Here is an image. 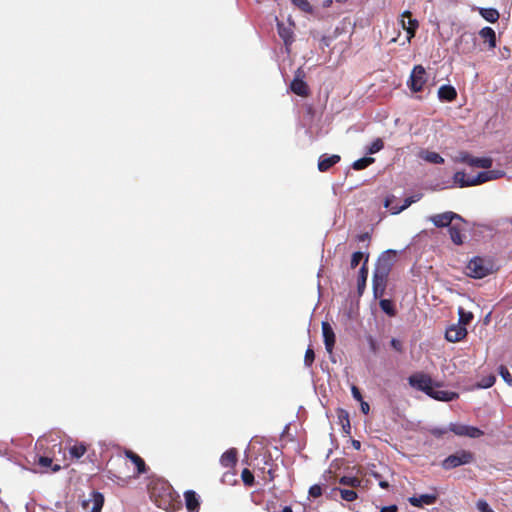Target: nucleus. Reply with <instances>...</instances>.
<instances>
[{"instance_id":"nucleus-36","label":"nucleus","mask_w":512,"mask_h":512,"mask_svg":"<svg viewBox=\"0 0 512 512\" xmlns=\"http://www.w3.org/2000/svg\"><path fill=\"white\" fill-rule=\"evenodd\" d=\"M374 161H375V159L372 158V157H363V158H360V159L356 160L352 164V168L354 170H362V169L367 168L372 163H374Z\"/></svg>"},{"instance_id":"nucleus-24","label":"nucleus","mask_w":512,"mask_h":512,"mask_svg":"<svg viewBox=\"0 0 512 512\" xmlns=\"http://www.w3.org/2000/svg\"><path fill=\"white\" fill-rule=\"evenodd\" d=\"M438 97L442 101L452 102L457 98V91L451 85H442L438 89Z\"/></svg>"},{"instance_id":"nucleus-10","label":"nucleus","mask_w":512,"mask_h":512,"mask_svg":"<svg viewBox=\"0 0 512 512\" xmlns=\"http://www.w3.org/2000/svg\"><path fill=\"white\" fill-rule=\"evenodd\" d=\"M433 493L430 494H422L419 496L409 497V503L417 508H422L424 505H432L435 504L438 500V492L436 488H433Z\"/></svg>"},{"instance_id":"nucleus-4","label":"nucleus","mask_w":512,"mask_h":512,"mask_svg":"<svg viewBox=\"0 0 512 512\" xmlns=\"http://www.w3.org/2000/svg\"><path fill=\"white\" fill-rule=\"evenodd\" d=\"M475 461V454L469 450L460 449L455 453L447 456L441 462V467L446 470H452L457 467L471 464Z\"/></svg>"},{"instance_id":"nucleus-5","label":"nucleus","mask_w":512,"mask_h":512,"mask_svg":"<svg viewBox=\"0 0 512 512\" xmlns=\"http://www.w3.org/2000/svg\"><path fill=\"white\" fill-rule=\"evenodd\" d=\"M493 265L490 261L482 257L476 256L471 259L466 267V273L472 278H483L492 272Z\"/></svg>"},{"instance_id":"nucleus-16","label":"nucleus","mask_w":512,"mask_h":512,"mask_svg":"<svg viewBox=\"0 0 512 512\" xmlns=\"http://www.w3.org/2000/svg\"><path fill=\"white\" fill-rule=\"evenodd\" d=\"M368 255L365 257L364 262L358 272L357 278V292L361 296L366 288V282L368 278Z\"/></svg>"},{"instance_id":"nucleus-15","label":"nucleus","mask_w":512,"mask_h":512,"mask_svg":"<svg viewBox=\"0 0 512 512\" xmlns=\"http://www.w3.org/2000/svg\"><path fill=\"white\" fill-rule=\"evenodd\" d=\"M125 457L129 459L135 465V476L145 474L148 470L145 461L132 450L124 451Z\"/></svg>"},{"instance_id":"nucleus-17","label":"nucleus","mask_w":512,"mask_h":512,"mask_svg":"<svg viewBox=\"0 0 512 512\" xmlns=\"http://www.w3.org/2000/svg\"><path fill=\"white\" fill-rule=\"evenodd\" d=\"M185 505L188 512H199L200 501L199 497L193 490H187L184 493Z\"/></svg>"},{"instance_id":"nucleus-21","label":"nucleus","mask_w":512,"mask_h":512,"mask_svg":"<svg viewBox=\"0 0 512 512\" xmlns=\"http://www.w3.org/2000/svg\"><path fill=\"white\" fill-rule=\"evenodd\" d=\"M277 31L279 37L283 40L286 49L294 42V33L290 27L285 26L283 23H277Z\"/></svg>"},{"instance_id":"nucleus-25","label":"nucleus","mask_w":512,"mask_h":512,"mask_svg":"<svg viewBox=\"0 0 512 512\" xmlns=\"http://www.w3.org/2000/svg\"><path fill=\"white\" fill-rule=\"evenodd\" d=\"M463 226L458 223H453L449 227V235L452 242L456 245H461L464 242Z\"/></svg>"},{"instance_id":"nucleus-2","label":"nucleus","mask_w":512,"mask_h":512,"mask_svg":"<svg viewBox=\"0 0 512 512\" xmlns=\"http://www.w3.org/2000/svg\"><path fill=\"white\" fill-rule=\"evenodd\" d=\"M396 258V251L387 250L378 258L373 273V293L375 298H381L386 290L389 273Z\"/></svg>"},{"instance_id":"nucleus-47","label":"nucleus","mask_w":512,"mask_h":512,"mask_svg":"<svg viewBox=\"0 0 512 512\" xmlns=\"http://www.w3.org/2000/svg\"><path fill=\"white\" fill-rule=\"evenodd\" d=\"M390 344H391L392 348L394 350H396L397 352H402L403 351V345H402V342L400 340L392 338Z\"/></svg>"},{"instance_id":"nucleus-40","label":"nucleus","mask_w":512,"mask_h":512,"mask_svg":"<svg viewBox=\"0 0 512 512\" xmlns=\"http://www.w3.org/2000/svg\"><path fill=\"white\" fill-rule=\"evenodd\" d=\"M315 360V352L313 348L308 347L304 356V365L310 368Z\"/></svg>"},{"instance_id":"nucleus-32","label":"nucleus","mask_w":512,"mask_h":512,"mask_svg":"<svg viewBox=\"0 0 512 512\" xmlns=\"http://www.w3.org/2000/svg\"><path fill=\"white\" fill-rule=\"evenodd\" d=\"M339 484L349 486L351 488H358L362 484V480L355 476H342L339 479Z\"/></svg>"},{"instance_id":"nucleus-27","label":"nucleus","mask_w":512,"mask_h":512,"mask_svg":"<svg viewBox=\"0 0 512 512\" xmlns=\"http://www.w3.org/2000/svg\"><path fill=\"white\" fill-rule=\"evenodd\" d=\"M480 15L488 22L495 23L498 21L500 15L495 8H480Z\"/></svg>"},{"instance_id":"nucleus-39","label":"nucleus","mask_w":512,"mask_h":512,"mask_svg":"<svg viewBox=\"0 0 512 512\" xmlns=\"http://www.w3.org/2000/svg\"><path fill=\"white\" fill-rule=\"evenodd\" d=\"M292 3L304 12H312V6L308 0H291Z\"/></svg>"},{"instance_id":"nucleus-30","label":"nucleus","mask_w":512,"mask_h":512,"mask_svg":"<svg viewBox=\"0 0 512 512\" xmlns=\"http://www.w3.org/2000/svg\"><path fill=\"white\" fill-rule=\"evenodd\" d=\"M87 452V445L76 443L69 448V454L73 459H80Z\"/></svg>"},{"instance_id":"nucleus-28","label":"nucleus","mask_w":512,"mask_h":512,"mask_svg":"<svg viewBox=\"0 0 512 512\" xmlns=\"http://www.w3.org/2000/svg\"><path fill=\"white\" fill-rule=\"evenodd\" d=\"M420 157L429 163H433V164L444 163V158L437 152H432V151H427V150L422 151L420 153Z\"/></svg>"},{"instance_id":"nucleus-42","label":"nucleus","mask_w":512,"mask_h":512,"mask_svg":"<svg viewBox=\"0 0 512 512\" xmlns=\"http://www.w3.org/2000/svg\"><path fill=\"white\" fill-rule=\"evenodd\" d=\"M499 373L507 384L512 385V375L507 367L501 365L499 368Z\"/></svg>"},{"instance_id":"nucleus-52","label":"nucleus","mask_w":512,"mask_h":512,"mask_svg":"<svg viewBox=\"0 0 512 512\" xmlns=\"http://www.w3.org/2000/svg\"><path fill=\"white\" fill-rule=\"evenodd\" d=\"M380 512H398V507L396 505L384 506Z\"/></svg>"},{"instance_id":"nucleus-12","label":"nucleus","mask_w":512,"mask_h":512,"mask_svg":"<svg viewBox=\"0 0 512 512\" xmlns=\"http://www.w3.org/2000/svg\"><path fill=\"white\" fill-rule=\"evenodd\" d=\"M477 39L472 33H464L459 39V49L462 53H471L476 49Z\"/></svg>"},{"instance_id":"nucleus-49","label":"nucleus","mask_w":512,"mask_h":512,"mask_svg":"<svg viewBox=\"0 0 512 512\" xmlns=\"http://www.w3.org/2000/svg\"><path fill=\"white\" fill-rule=\"evenodd\" d=\"M234 476H235V473H229V472H226V473L223 475V477H222L221 481H222V483H224V484H230L231 482L236 483V480H235V479H232Z\"/></svg>"},{"instance_id":"nucleus-43","label":"nucleus","mask_w":512,"mask_h":512,"mask_svg":"<svg viewBox=\"0 0 512 512\" xmlns=\"http://www.w3.org/2000/svg\"><path fill=\"white\" fill-rule=\"evenodd\" d=\"M496 381V377L494 375H489L487 377H484L481 382L479 383V386L481 388H490L491 386L494 385Z\"/></svg>"},{"instance_id":"nucleus-45","label":"nucleus","mask_w":512,"mask_h":512,"mask_svg":"<svg viewBox=\"0 0 512 512\" xmlns=\"http://www.w3.org/2000/svg\"><path fill=\"white\" fill-rule=\"evenodd\" d=\"M476 506L480 512H494V510L489 506V504L485 500H479Z\"/></svg>"},{"instance_id":"nucleus-38","label":"nucleus","mask_w":512,"mask_h":512,"mask_svg":"<svg viewBox=\"0 0 512 512\" xmlns=\"http://www.w3.org/2000/svg\"><path fill=\"white\" fill-rule=\"evenodd\" d=\"M384 147V142L381 138H377L375 139L371 144L370 146L368 147L367 149V152L369 154H375L377 152H379L380 150H382Z\"/></svg>"},{"instance_id":"nucleus-13","label":"nucleus","mask_w":512,"mask_h":512,"mask_svg":"<svg viewBox=\"0 0 512 512\" xmlns=\"http://www.w3.org/2000/svg\"><path fill=\"white\" fill-rule=\"evenodd\" d=\"M322 334L327 352L332 353L335 346L336 337L333 328L326 321L322 322Z\"/></svg>"},{"instance_id":"nucleus-23","label":"nucleus","mask_w":512,"mask_h":512,"mask_svg":"<svg viewBox=\"0 0 512 512\" xmlns=\"http://www.w3.org/2000/svg\"><path fill=\"white\" fill-rule=\"evenodd\" d=\"M237 455L238 452L236 448L228 449L220 458L221 465L226 468H233L237 463Z\"/></svg>"},{"instance_id":"nucleus-46","label":"nucleus","mask_w":512,"mask_h":512,"mask_svg":"<svg viewBox=\"0 0 512 512\" xmlns=\"http://www.w3.org/2000/svg\"><path fill=\"white\" fill-rule=\"evenodd\" d=\"M38 464L43 468H49L52 465V459L46 456H40Z\"/></svg>"},{"instance_id":"nucleus-51","label":"nucleus","mask_w":512,"mask_h":512,"mask_svg":"<svg viewBox=\"0 0 512 512\" xmlns=\"http://www.w3.org/2000/svg\"><path fill=\"white\" fill-rule=\"evenodd\" d=\"M360 406H361L362 413L367 415L370 411L369 404L366 401L362 400V401H360Z\"/></svg>"},{"instance_id":"nucleus-3","label":"nucleus","mask_w":512,"mask_h":512,"mask_svg":"<svg viewBox=\"0 0 512 512\" xmlns=\"http://www.w3.org/2000/svg\"><path fill=\"white\" fill-rule=\"evenodd\" d=\"M427 431L437 439L444 438L449 432L454 433L456 436L473 439L484 435L481 429L461 423H450L448 427H431Z\"/></svg>"},{"instance_id":"nucleus-7","label":"nucleus","mask_w":512,"mask_h":512,"mask_svg":"<svg viewBox=\"0 0 512 512\" xmlns=\"http://www.w3.org/2000/svg\"><path fill=\"white\" fill-rule=\"evenodd\" d=\"M428 220L434 224L437 228L450 227L454 220L464 222L463 218L452 211H447L428 217Z\"/></svg>"},{"instance_id":"nucleus-60","label":"nucleus","mask_w":512,"mask_h":512,"mask_svg":"<svg viewBox=\"0 0 512 512\" xmlns=\"http://www.w3.org/2000/svg\"><path fill=\"white\" fill-rule=\"evenodd\" d=\"M384 470L392 476V473L388 467H385Z\"/></svg>"},{"instance_id":"nucleus-20","label":"nucleus","mask_w":512,"mask_h":512,"mask_svg":"<svg viewBox=\"0 0 512 512\" xmlns=\"http://www.w3.org/2000/svg\"><path fill=\"white\" fill-rule=\"evenodd\" d=\"M453 182L460 188L478 185V182H476V176L467 177L466 174L462 171H458L454 174Z\"/></svg>"},{"instance_id":"nucleus-19","label":"nucleus","mask_w":512,"mask_h":512,"mask_svg":"<svg viewBox=\"0 0 512 512\" xmlns=\"http://www.w3.org/2000/svg\"><path fill=\"white\" fill-rule=\"evenodd\" d=\"M290 89L298 96L306 97L309 95V87L307 83L298 75L291 82Z\"/></svg>"},{"instance_id":"nucleus-1","label":"nucleus","mask_w":512,"mask_h":512,"mask_svg":"<svg viewBox=\"0 0 512 512\" xmlns=\"http://www.w3.org/2000/svg\"><path fill=\"white\" fill-rule=\"evenodd\" d=\"M409 385L417 390L425 393L429 397L442 402H451L456 400L459 395L453 391L436 390L442 386V383L435 382L432 377L424 372H416L408 377Z\"/></svg>"},{"instance_id":"nucleus-48","label":"nucleus","mask_w":512,"mask_h":512,"mask_svg":"<svg viewBox=\"0 0 512 512\" xmlns=\"http://www.w3.org/2000/svg\"><path fill=\"white\" fill-rule=\"evenodd\" d=\"M351 393L355 400H357L359 402L363 400L361 391L359 390V388L357 386H355V385L352 386Z\"/></svg>"},{"instance_id":"nucleus-55","label":"nucleus","mask_w":512,"mask_h":512,"mask_svg":"<svg viewBox=\"0 0 512 512\" xmlns=\"http://www.w3.org/2000/svg\"><path fill=\"white\" fill-rule=\"evenodd\" d=\"M332 3H333V0H325L323 2V7L324 8H329V7H331Z\"/></svg>"},{"instance_id":"nucleus-59","label":"nucleus","mask_w":512,"mask_h":512,"mask_svg":"<svg viewBox=\"0 0 512 512\" xmlns=\"http://www.w3.org/2000/svg\"><path fill=\"white\" fill-rule=\"evenodd\" d=\"M337 3L344 4L347 2V0H335Z\"/></svg>"},{"instance_id":"nucleus-6","label":"nucleus","mask_w":512,"mask_h":512,"mask_svg":"<svg viewBox=\"0 0 512 512\" xmlns=\"http://www.w3.org/2000/svg\"><path fill=\"white\" fill-rule=\"evenodd\" d=\"M427 82L426 70L422 65H415L410 74L407 85L414 92H421Z\"/></svg>"},{"instance_id":"nucleus-58","label":"nucleus","mask_w":512,"mask_h":512,"mask_svg":"<svg viewBox=\"0 0 512 512\" xmlns=\"http://www.w3.org/2000/svg\"><path fill=\"white\" fill-rule=\"evenodd\" d=\"M60 465L56 464L52 467V471L56 472V471H59L60 470Z\"/></svg>"},{"instance_id":"nucleus-8","label":"nucleus","mask_w":512,"mask_h":512,"mask_svg":"<svg viewBox=\"0 0 512 512\" xmlns=\"http://www.w3.org/2000/svg\"><path fill=\"white\" fill-rule=\"evenodd\" d=\"M104 505V496L98 491H92L88 499L82 501V507L88 512H101Z\"/></svg>"},{"instance_id":"nucleus-9","label":"nucleus","mask_w":512,"mask_h":512,"mask_svg":"<svg viewBox=\"0 0 512 512\" xmlns=\"http://www.w3.org/2000/svg\"><path fill=\"white\" fill-rule=\"evenodd\" d=\"M402 19L400 21L402 28L407 32V40H410L415 36L416 31L419 27V23L416 19L412 18V14L410 11H404L401 15Z\"/></svg>"},{"instance_id":"nucleus-35","label":"nucleus","mask_w":512,"mask_h":512,"mask_svg":"<svg viewBox=\"0 0 512 512\" xmlns=\"http://www.w3.org/2000/svg\"><path fill=\"white\" fill-rule=\"evenodd\" d=\"M380 308L389 316H395L396 310L393 302L389 299H381L379 302Z\"/></svg>"},{"instance_id":"nucleus-57","label":"nucleus","mask_w":512,"mask_h":512,"mask_svg":"<svg viewBox=\"0 0 512 512\" xmlns=\"http://www.w3.org/2000/svg\"><path fill=\"white\" fill-rule=\"evenodd\" d=\"M281 512H293V511H292V508H291L290 506H286V507H284V508L282 509V511H281Z\"/></svg>"},{"instance_id":"nucleus-34","label":"nucleus","mask_w":512,"mask_h":512,"mask_svg":"<svg viewBox=\"0 0 512 512\" xmlns=\"http://www.w3.org/2000/svg\"><path fill=\"white\" fill-rule=\"evenodd\" d=\"M334 490L339 491L341 498L347 502H353L358 498V494L353 489L335 488Z\"/></svg>"},{"instance_id":"nucleus-56","label":"nucleus","mask_w":512,"mask_h":512,"mask_svg":"<svg viewBox=\"0 0 512 512\" xmlns=\"http://www.w3.org/2000/svg\"><path fill=\"white\" fill-rule=\"evenodd\" d=\"M352 445L357 450H359L361 447V443L358 440H353Z\"/></svg>"},{"instance_id":"nucleus-31","label":"nucleus","mask_w":512,"mask_h":512,"mask_svg":"<svg viewBox=\"0 0 512 512\" xmlns=\"http://www.w3.org/2000/svg\"><path fill=\"white\" fill-rule=\"evenodd\" d=\"M467 163L471 166H476L484 169H490L492 166V159L483 157V158H471L467 161Z\"/></svg>"},{"instance_id":"nucleus-41","label":"nucleus","mask_w":512,"mask_h":512,"mask_svg":"<svg viewBox=\"0 0 512 512\" xmlns=\"http://www.w3.org/2000/svg\"><path fill=\"white\" fill-rule=\"evenodd\" d=\"M363 258H364V254L362 252H360V251L354 252L351 256L350 267L352 269L356 268Z\"/></svg>"},{"instance_id":"nucleus-26","label":"nucleus","mask_w":512,"mask_h":512,"mask_svg":"<svg viewBox=\"0 0 512 512\" xmlns=\"http://www.w3.org/2000/svg\"><path fill=\"white\" fill-rule=\"evenodd\" d=\"M480 37L488 42L489 49H494L496 47V33L491 27H484L479 31Z\"/></svg>"},{"instance_id":"nucleus-29","label":"nucleus","mask_w":512,"mask_h":512,"mask_svg":"<svg viewBox=\"0 0 512 512\" xmlns=\"http://www.w3.org/2000/svg\"><path fill=\"white\" fill-rule=\"evenodd\" d=\"M375 467V464H372L370 466L369 475H371L378 481V484L382 489H388L390 486L388 480L385 478V475L383 473H379L378 471H376L374 469Z\"/></svg>"},{"instance_id":"nucleus-50","label":"nucleus","mask_w":512,"mask_h":512,"mask_svg":"<svg viewBox=\"0 0 512 512\" xmlns=\"http://www.w3.org/2000/svg\"><path fill=\"white\" fill-rule=\"evenodd\" d=\"M368 343H369V347H370V350L373 352V353H376L377 350H378V346H377V343L376 341L373 339V337H369L368 338Z\"/></svg>"},{"instance_id":"nucleus-18","label":"nucleus","mask_w":512,"mask_h":512,"mask_svg":"<svg viewBox=\"0 0 512 512\" xmlns=\"http://www.w3.org/2000/svg\"><path fill=\"white\" fill-rule=\"evenodd\" d=\"M341 160V157L339 155H321L318 161V169L320 172H326L331 167L336 165Z\"/></svg>"},{"instance_id":"nucleus-11","label":"nucleus","mask_w":512,"mask_h":512,"mask_svg":"<svg viewBox=\"0 0 512 512\" xmlns=\"http://www.w3.org/2000/svg\"><path fill=\"white\" fill-rule=\"evenodd\" d=\"M467 329L460 324L450 325L445 332V339L449 342L456 343L463 340L467 336Z\"/></svg>"},{"instance_id":"nucleus-22","label":"nucleus","mask_w":512,"mask_h":512,"mask_svg":"<svg viewBox=\"0 0 512 512\" xmlns=\"http://www.w3.org/2000/svg\"><path fill=\"white\" fill-rule=\"evenodd\" d=\"M504 174L505 172L502 170H488L479 172L476 176V182H478V185H480L487 181L499 179L504 176Z\"/></svg>"},{"instance_id":"nucleus-61","label":"nucleus","mask_w":512,"mask_h":512,"mask_svg":"<svg viewBox=\"0 0 512 512\" xmlns=\"http://www.w3.org/2000/svg\"><path fill=\"white\" fill-rule=\"evenodd\" d=\"M158 507H164V505L162 503H157Z\"/></svg>"},{"instance_id":"nucleus-33","label":"nucleus","mask_w":512,"mask_h":512,"mask_svg":"<svg viewBox=\"0 0 512 512\" xmlns=\"http://www.w3.org/2000/svg\"><path fill=\"white\" fill-rule=\"evenodd\" d=\"M458 315H459L458 324H460L461 326H464V327L466 325L470 324V322L474 318L473 313L470 311H466L463 307L458 308Z\"/></svg>"},{"instance_id":"nucleus-37","label":"nucleus","mask_w":512,"mask_h":512,"mask_svg":"<svg viewBox=\"0 0 512 512\" xmlns=\"http://www.w3.org/2000/svg\"><path fill=\"white\" fill-rule=\"evenodd\" d=\"M241 478L245 486L251 487L254 485V475L248 468L243 469Z\"/></svg>"},{"instance_id":"nucleus-62","label":"nucleus","mask_w":512,"mask_h":512,"mask_svg":"<svg viewBox=\"0 0 512 512\" xmlns=\"http://www.w3.org/2000/svg\"><path fill=\"white\" fill-rule=\"evenodd\" d=\"M116 461L121 462V461H123V459L119 457L116 459Z\"/></svg>"},{"instance_id":"nucleus-53","label":"nucleus","mask_w":512,"mask_h":512,"mask_svg":"<svg viewBox=\"0 0 512 512\" xmlns=\"http://www.w3.org/2000/svg\"><path fill=\"white\" fill-rule=\"evenodd\" d=\"M357 240L359 242L369 241L370 240V235L367 232L359 234V235H357Z\"/></svg>"},{"instance_id":"nucleus-14","label":"nucleus","mask_w":512,"mask_h":512,"mask_svg":"<svg viewBox=\"0 0 512 512\" xmlns=\"http://www.w3.org/2000/svg\"><path fill=\"white\" fill-rule=\"evenodd\" d=\"M419 198L408 197L404 200L403 205L401 206H392V202L395 200L394 195L387 196L384 201V207L389 208L392 214H399L400 212L407 209L412 203L416 202Z\"/></svg>"},{"instance_id":"nucleus-44","label":"nucleus","mask_w":512,"mask_h":512,"mask_svg":"<svg viewBox=\"0 0 512 512\" xmlns=\"http://www.w3.org/2000/svg\"><path fill=\"white\" fill-rule=\"evenodd\" d=\"M308 493L310 497L318 498L323 494L322 487L318 484H314L309 488Z\"/></svg>"},{"instance_id":"nucleus-54","label":"nucleus","mask_w":512,"mask_h":512,"mask_svg":"<svg viewBox=\"0 0 512 512\" xmlns=\"http://www.w3.org/2000/svg\"><path fill=\"white\" fill-rule=\"evenodd\" d=\"M267 475H268L267 480L270 482L276 478L275 470L273 468L268 469Z\"/></svg>"}]
</instances>
